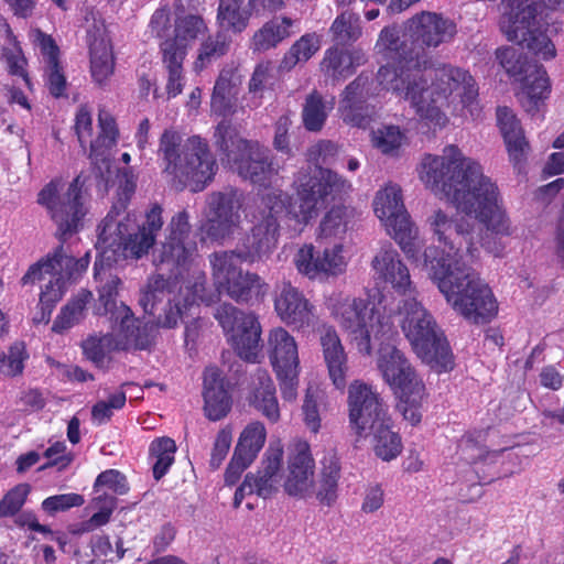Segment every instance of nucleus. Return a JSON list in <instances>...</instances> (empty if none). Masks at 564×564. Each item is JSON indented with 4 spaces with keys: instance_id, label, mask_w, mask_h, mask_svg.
<instances>
[{
    "instance_id": "0e129e2a",
    "label": "nucleus",
    "mask_w": 564,
    "mask_h": 564,
    "mask_svg": "<svg viewBox=\"0 0 564 564\" xmlns=\"http://www.w3.org/2000/svg\"><path fill=\"white\" fill-rule=\"evenodd\" d=\"M46 362L53 370V373L64 382H86L94 379L91 373L78 366L64 365L53 358H47Z\"/></svg>"
},
{
    "instance_id": "a19ab883",
    "label": "nucleus",
    "mask_w": 564,
    "mask_h": 564,
    "mask_svg": "<svg viewBox=\"0 0 564 564\" xmlns=\"http://www.w3.org/2000/svg\"><path fill=\"white\" fill-rule=\"evenodd\" d=\"M352 210L345 206H335L321 220L316 239L317 241L340 240L345 237Z\"/></svg>"
},
{
    "instance_id": "bf43d9fd",
    "label": "nucleus",
    "mask_w": 564,
    "mask_h": 564,
    "mask_svg": "<svg viewBox=\"0 0 564 564\" xmlns=\"http://www.w3.org/2000/svg\"><path fill=\"white\" fill-rule=\"evenodd\" d=\"M29 492L30 487L26 484H20L9 490L0 500V518L15 516L25 503Z\"/></svg>"
},
{
    "instance_id": "423d86ee",
    "label": "nucleus",
    "mask_w": 564,
    "mask_h": 564,
    "mask_svg": "<svg viewBox=\"0 0 564 564\" xmlns=\"http://www.w3.org/2000/svg\"><path fill=\"white\" fill-rule=\"evenodd\" d=\"M191 216L180 210L170 219L164 240L154 249L153 263L164 267L181 278L178 293L169 299V310L160 324L172 328L178 321L194 318L199 303L209 304L212 295L206 291V274L198 268V248L192 234Z\"/></svg>"
},
{
    "instance_id": "2eb2a0df",
    "label": "nucleus",
    "mask_w": 564,
    "mask_h": 564,
    "mask_svg": "<svg viewBox=\"0 0 564 564\" xmlns=\"http://www.w3.org/2000/svg\"><path fill=\"white\" fill-rule=\"evenodd\" d=\"M497 58L510 76L520 80L519 99L522 107L532 116L538 113L550 93L545 69L535 63H528L514 47L499 48Z\"/></svg>"
},
{
    "instance_id": "0eeeda50",
    "label": "nucleus",
    "mask_w": 564,
    "mask_h": 564,
    "mask_svg": "<svg viewBox=\"0 0 564 564\" xmlns=\"http://www.w3.org/2000/svg\"><path fill=\"white\" fill-rule=\"evenodd\" d=\"M456 33L455 24L434 12L423 11L404 24V30L397 26L384 28L376 44L379 53L395 61L397 65L387 64L379 68L377 80L380 84V73L384 69L398 76L413 73L414 69L431 68L429 48H435L448 42Z\"/></svg>"
},
{
    "instance_id": "b1692460",
    "label": "nucleus",
    "mask_w": 564,
    "mask_h": 564,
    "mask_svg": "<svg viewBox=\"0 0 564 564\" xmlns=\"http://www.w3.org/2000/svg\"><path fill=\"white\" fill-rule=\"evenodd\" d=\"M315 462L307 442L294 444L288 458L284 491L292 497L305 498L313 492Z\"/></svg>"
},
{
    "instance_id": "37998d69",
    "label": "nucleus",
    "mask_w": 564,
    "mask_h": 564,
    "mask_svg": "<svg viewBox=\"0 0 564 564\" xmlns=\"http://www.w3.org/2000/svg\"><path fill=\"white\" fill-rule=\"evenodd\" d=\"M321 45L322 39L317 33L313 32L302 35L284 54L280 63V68L282 70L289 72L293 69L297 64L306 63L318 52Z\"/></svg>"
},
{
    "instance_id": "ddd939ff",
    "label": "nucleus",
    "mask_w": 564,
    "mask_h": 564,
    "mask_svg": "<svg viewBox=\"0 0 564 564\" xmlns=\"http://www.w3.org/2000/svg\"><path fill=\"white\" fill-rule=\"evenodd\" d=\"M155 241L152 235L140 229L132 215H120L115 207L99 226L96 248L102 253L107 265H111L121 258H143L154 247Z\"/></svg>"
},
{
    "instance_id": "864d4df0",
    "label": "nucleus",
    "mask_w": 564,
    "mask_h": 564,
    "mask_svg": "<svg viewBox=\"0 0 564 564\" xmlns=\"http://www.w3.org/2000/svg\"><path fill=\"white\" fill-rule=\"evenodd\" d=\"M94 503L96 508H98V511L82 524L84 532H90L107 524L116 509L117 499L112 495L102 492L94 499Z\"/></svg>"
},
{
    "instance_id": "f3484780",
    "label": "nucleus",
    "mask_w": 564,
    "mask_h": 564,
    "mask_svg": "<svg viewBox=\"0 0 564 564\" xmlns=\"http://www.w3.org/2000/svg\"><path fill=\"white\" fill-rule=\"evenodd\" d=\"M228 340L237 354L247 361H257L261 350V325L257 316L231 304H221L215 313Z\"/></svg>"
},
{
    "instance_id": "a878e982",
    "label": "nucleus",
    "mask_w": 564,
    "mask_h": 564,
    "mask_svg": "<svg viewBox=\"0 0 564 564\" xmlns=\"http://www.w3.org/2000/svg\"><path fill=\"white\" fill-rule=\"evenodd\" d=\"M497 126L503 138L509 162L517 173H522L527 165L530 143L524 135L520 120L508 107H498L496 111Z\"/></svg>"
},
{
    "instance_id": "473e14b6",
    "label": "nucleus",
    "mask_w": 564,
    "mask_h": 564,
    "mask_svg": "<svg viewBox=\"0 0 564 564\" xmlns=\"http://www.w3.org/2000/svg\"><path fill=\"white\" fill-rule=\"evenodd\" d=\"M365 63L366 54L360 48L344 51L330 47L325 51L321 69L333 79H344L352 75L356 68Z\"/></svg>"
},
{
    "instance_id": "6e6552de",
    "label": "nucleus",
    "mask_w": 564,
    "mask_h": 564,
    "mask_svg": "<svg viewBox=\"0 0 564 564\" xmlns=\"http://www.w3.org/2000/svg\"><path fill=\"white\" fill-rule=\"evenodd\" d=\"M336 153V144L325 140L313 144L307 150V161L315 164L302 167L295 174L293 186L296 193V202L294 204L290 203L289 195L281 189L275 188L265 194L281 192L285 196L286 210L283 216H288L297 224L305 226L317 216L319 209L326 204L351 189V184L347 180L317 164L319 161L326 163L328 158Z\"/></svg>"
},
{
    "instance_id": "72a5a7b5",
    "label": "nucleus",
    "mask_w": 564,
    "mask_h": 564,
    "mask_svg": "<svg viewBox=\"0 0 564 564\" xmlns=\"http://www.w3.org/2000/svg\"><path fill=\"white\" fill-rule=\"evenodd\" d=\"M296 20L288 17H274L257 30L251 39V48L254 52H265L276 47L293 34Z\"/></svg>"
},
{
    "instance_id": "8fccbe9b",
    "label": "nucleus",
    "mask_w": 564,
    "mask_h": 564,
    "mask_svg": "<svg viewBox=\"0 0 564 564\" xmlns=\"http://www.w3.org/2000/svg\"><path fill=\"white\" fill-rule=\"evenodd\" d=\"M176 452L175 442L170 437L154 440L150 445V458L152 460L153 476L161 479L174 463Z\"/></svg>"
},
{
    "instance_id": "dca6fc26",
    "label": "nucleus",
    "mask_w": 564,
    "mask_h": 564,
    "mask_svg": "<svg viewBox=\"0 0 564 564\" xmlns=\"http://www.w3.org/2000/svg\"><path fill=\"white\" fill-rule=\"evenodd\" d=\"M112 324V333L91 335L82 345L86 358L99 368L109 364L113 351L147 349L152 343V324H133L130 330L124 329L121 322Z\"/></svg>"
},
{
    "instance_id": "9d476101",
    "label": "nucleus",
    "mask_w": 564,
    "mask_h": 564,
    "mask_svg": "<svg viewBox=\"0 0 564 564\" xmlns=\"http://www.w3.org/2000/svg\"><path fill=\"white\" fill-rule=\"evenodd\" d=\"M400 327L417 357L438 372L453 368V355L433 314L415 294L398 305Z\"/></svg>"
},
{
    "instance_id": "a18cd8bd",
    "label": "nucleus",
    "mask_w": 564,
    "mask_h": 564,
    "mask_svg": "<svg viewBox=\"0 0 564 564\" xmlns=\"http://www.w3.org/2000/svg\"><path fill=\"white\" fill-rule=\"evenodd\" d=\"M267 440V431L261 422L249 423L241 432L234 453L250 463L257 458Z\"/></svg>"
},
{
    "instance_id": "412c9836",
    "label": "nucleus",
    "mask_w": 564,
    "mask_h": 564,
    "mask_svg": "<svg viewBox=\"0 0 564 564\" xmlns=\"http://www.w3.org/2000/svg\"><path fill=\"white\" fill-rule=\"evenodd\" d=\"M283 459V445L280 441L270 443L267 448L261 467L257 474L246 475L243 482L237 488L234 497V506L238 508L243 498L256 494L262 498H269L281 486V465Z\"/></svg>"
},
{
    "instance_id": "774afa93",
    "label": "nucleus",
    "mask_w": 564,
    "mask_h": 564,
    "mask_svg": "<svg viewBox=\"0 0 564 564\" xmlns=\"http://www.w3.org/2000/svg\"><path fill=\"white\" fill-rule=\"evenodd\" d=\"M232 441V432L231 429L225 427L221 429L214 442V446L212 449L209 466L212 469H218L223 462L225 460L229 448L231 446Z\"/></svg>"
},
{
    "instance_id": "c9c22d12",
    "label": "nucleus",
    "mask_w": 564,
    "mask_h": 564,
    "mask_svg": "<svg viewBox=\"0 0 564 564\" xmlns=\"http://www.w3.org/2000/svg\"><path fill=\"white\" fill-rule=\"evenodd\" d=\"M251 6L246 0H219L216 21L223 32L239 34L249 25Z\"/></svg>"
},
{
    "instance_id": "6e6d98bb",
    "label": "nucleus",
    "mask_w": 564,
    "mask_h": 564,
    "mask_svg": "<svg viewBox=\"0 0 564 564\" xmlns=\"http://www.w3.org/2000/svg\"><path fill=\"white\" fill-rule=\"evenodd\" d=\"M227 32H219L215 36H209L204 41L199 48L196 67H204L206 63H209L213 58H218L225 55L230 46V40L226 35Z\"/></svg>"
},
{
    "instance_id": "f03ea898",
    "label": "nucleus",
    "mask_w": 564,
    "mask_h": 564,
    "mask_svg": "<svg viewBox=\"0 0 564 564\" xmlns=\"http://www.w3.org/2000/svg\"><path fill=\"white\" fill-rule=\"evenodd\" d=\"M383 299L379 291L369 292L366 297L334 292L326 306L359 354L370 356L379 347L377 368L398 400L397 410L416 425L422 420L425 384L404 354L390 344L395 330L391 313L387 314L382 305Z\"/></svg>"
},
{
    "instance_id": "9b49d317",
    "label": "nucleus",
    "mask_w": 564,
    "mask_h": 564,
    "mask_svg": "<svg viewBox=\"0 0 564 564\" xmlns=\"http://www.w3.org/2000/svg\"><path fill=\"white\" fill-rule=\"evenodd\" d=\"M214 138L221 161L245 180L259 186H267L278 175L279 166L269 156V150L259 142L241 138L229 122H219Z\"/></svg>"
},
{
    "instance_id": "7ed1b4c3",
    "label": "nucleus",
    "mask_w": 564,
    "mask_h": 564,
    "mask_svg": "<svg viewBox=\"0 0 564 564\" xmlns=\"http://www.w3.org/2000/svg\"><path fill=\"white\" fill-rule=\"evenodd\" d=\"M84 184L80 175L70 182L55 178L37 194L36 202L55 225V236L62 245L32 264L21 280L23 284H29L43 279L45 274L51 276L40 295L41 316L34 317L36 323L50 321L54 305L67 290V282L79 278L88 268L89 252L75 259L63 246L84 228L90 212V196Z\"/></svg>"
},
{
    "instance_id": "de8ad7c7",
    "label": "nucleus",
    "mask_w": 564,
    "mask_h": 564,
    "mask_svg": "<svg viewBox=\"0 0 564 564\" xmlns=\"http://www.w3.org/2000/svg\"><path fill=\"white\" fill-rule=\"evenodd\" d=\"M334 108V99L324 100L321 94L313 91L306 97L302 117L304 127L308 131L317 132L322 130L328 117V112Z\"/></svg>"
},
{
    "instance_id": "49530a36",
    "label": "nucleus",
    "mask_w": 564,
    "mask_h": 564,
    "mask_svg": "<svg viewBox=\"0 0 564 564\" xmlns=\"http://www.w3.org/2000/svg\"><path fill=\"white\" fill-rule=\"evenodd\" d=\"M370 141L381 154L397 156L406 143V135L398 126L382 124L371 131Z\"/></svg>"
},
{
    "instance_id": "c03bdc74",
    "label": "nucleus",
    "mask_w": 564,
    "mask_h": 564,
    "mask_svg": "<svg viewBox=\"0 0 564 564\" xmlns=\"http://www.w3.org/2000/svg\"><path fill=\"white\" fill-rule=\"evenodd\" d=\"M173 45L171 43L161 44L163 63L167 72L166 93L169 98L180 95L184 86L183 61L185 56L182 52L173 48Z\"/></svg>"
},
{
    "instance_id": "338daca9",
    "label": "nucleus",
    "mask_w": 564,
    "mask_h": 564,
    "mask_svg": "<svg viewBox=\"0 0 564 564\" xmlns=\"http://www.w3.org/2000/svg\"><path fill=\"white\" fill-rule=\"evenodd\" d=\"M116 544V549H113L108 535H95L91 539V551L95 556L104 557L107 561L121 560L124 555L122 541L119 539Z\"/></svg>"
},
{
    "instance_id": "a211bd4d",
    "label": "nucleus",
    "mask_w": 564,
    "mask_h": 564,
    "mask_svg": "<svg viewBox=\"0 0 564 564\" xmlns=\"http://www.w3.org/2000/svg\"><path fill=\"white\" fill-rule=\"evenodd\" d=\"M348 417L354 433L358 437H368L371 427L387 422L389 406L375 387L360 380H355L348 387Z\"/></svg>"
},
{
    "instance_id": "ea45409f",
    "label": "nucleus",
    "mask_w": 564,
    "mask_h": 564,
    "mask_svg": "<svg viewBox=\"0 0 564 564\" xmlns=\"http://www.w3.org/2000/svg\"><path fill=\"white\" fill-rule=\"evenodd\" d=\"M372 448L377 457L384 462L395 459L402 452V442L398 433L392 431L391 416L382 424L371 427Z\"/></svg>"
},
{
    "instance_id": "09e8293b",
    "label": "nucleus",
    "mask_w": 564,
    "mask_h": 564,
    "mask_svg": "<svg viewBox=\"0 0 564 564\" xmlns=\"http://www.w3.org/2000/svg\"><path fill=\"white\" fill-rule=\"evenodd\" d=\"M91 296V292L86 290L80 291L75 299L69 301L61 310L54 321L52 330L55 333H63L76 325L84 317L85 307Z\"/></svg>"
},
{
    "instance_id": "20e7f679",
    "label": "nucleus",
    "mask_w": 564,
    "mask_h": 564,
    "mask_svg": "<svg viewBox=\"0 0 564 564\" xmlns=\"http://www.w3.org/2000/svg\"><path fill=\"white\" fill-rule=\"evenodd\" d=\"M380 86L409 101L420 119L435 127L447 124V111L453 115L467 111L471 117L480 112L475 78L468 70L453 65L414 69L399 76L384 69L380 73Z\"/></svg>"
},
{
    "instance_id": "f704fd0d",
    "label": "nucleus",
    "mask_w": 564,
    "mask_h": 564,
    "mask_svg": "<svg viewBox=\"0 0 564 564\" xmlns=\"http://www.w3.org/2000/svg\"><path fill=\"white\" fill-rule=\"evenodd\" d=\"M90 74L93 80L104 86L108 83L115 70V59L109 40L102 34H89Z\"/></svg>"
},
{
    "instance_id": "052dcab7",
    "label": "nucleus",
    "mask_w": 564,
    "mask_h": 564,
    "mask_svg": "<svg viewBox=\"0 0 564 564\" xmlns=\"http://www.w3.org/2000/svg\"><path fill=\"white\" fill-rule=\"evenodd\" d=\"M126 394L122 391L111 394L108 401H99L91 409V420L96 425L108 422L113 410H119L126 404Z\"/></svg>"
},
{
    "instance_id": "bb28decb",
    "label": "nucleus",
    "mask_w": 564,
    "mask_h": 564,
    "mask_svg": "<svg viewBox=\"0 0 564 564\" xmlns=\"http://www.w3.org/2000/svg\"><path fill=\"white\" fill-rule=\"evenodd\" d=\"M368 77L359 76L344 90L338 111L343 121L352 127L365 128L371 121L372 110L367 105Z\"/></svg>"
},
{
    "instance_id": "c756f323",
    "label": "nucleus",
    "mask_w": 564,
    "mask_h": 564,
    "mask_svg": "<svg viewBox=\"0 0 564 564\" xmlns=\"http://www.w3.org/2000/svg\"><path fill=\"white\" fill-rule=\"evenodd\" d=\"M270 360L275 372L300 369L297 343L283 327L270 330L268 336Z\"/></svg>"
},
{
    "instance_id": "e433bc0d",
    "label": "nucleus",
    "mask_w": 564,
    "mask_h": 564,
    "mask_svg": "<svg viewBox=\"0 0 564 564\" xmlns=\"http://www.w3.org/2000/svg\"><path fill=\"white\" fill-rule=\"evenodd\" d=\"M340 479V463L337 453L333 449L325 453L321 460V471L316 497L321 503L330 506L337 498L338 481Z\"/></svg>"
},
{
    "instance_id": "4d7b16f0",
    "label": "nucleus",
    "mask_w": 564,
    "mask_h": 564,
    "mask_svg": "<svg viewBox=\"0 0 564 564\" xmlns=\"http://www.w3.org/2000/svg\"><path fill=\"white\" fill-rule=\"evenodd\" d=\"M29 355L22 343L13 344L9 352L0 354V372L4 376L14 377L21 375L24 369V361Z\"/></svg>"
},
{
    "instance_id": "79ce46f5",
    "label": "nucleus",
    "mask_w": 564,
    "mask_h": 564,
    "mask_svg": "<svg viewBox=\"0 0 564 564\" xmlns=\"http://www.w3.org/2000/svg\"><path fill=\"white\" fill-rule=\"evenodd\" d=\"M237 79L232 68L223 69L215 83L212 96V110L219 116L234 112L235 87Z\"/></svg>"
},
{
    "instance_id": "5701e85b",
    "label": "nucleus",
    "mask_w": 564,
    "mask_h": 564,
    "mask_svg": "<svg viewBox=\"0 0 564 564\" xmlns=\"http://www.w3.org/2000/svg\"><path fill=\"white\" fill-rule=\"evenodd\" d=\"M373 279L402 296L416 294L408 265L391 243L380 247L371 261Z\"/></svg>"
},
{
    "instance_id": "f257e3e1",
    "label": "nucleus",
    "mask_w": 564,
    "mask_h": 564,
    "mask_svg": "<svg viewBox=\"0 0 564 564\" xmlns=\"http://www.w3.org/2000/svg\"><path fill=\"white\" fill-rule=\"evenodd\" d=\"M419 180L435 194H443L459 218L434 209L426 219L438 247H427L420 264L429 268L452 310L467 322L482 325L498 314V302L490 286L463 260V245L470 258L481 246L488 253L502 257V238L513 227L498 184L484 174L481 165L466 158L456 145H446L441 154H425L417 167Z\"/></svg>"
},
{
    "instance_id": "603ef678",
    "label": "nucleus",
    "mask_w": 564,
    "mask_h": 564,
    "mask_svg": "<svg viewBox=\"0 0 564 564\" xmlns=\"http://www.w3.org/2000/svg\"><path fill=\"white\" fill-rule=\"evenodd\" d=\"M330 32L338 43L355 42L361 35L359 15L351 11H344L330 26Z\"/></svg>"
},
{
    "instance_id": "4be33fe9",
    "label": "nucleus",
    "mask_w": 564,
    "mask_h": 564,
    "mask_svg": "<svg viewBox=\"0 0 564 564\" xmlns=\"http://www.w3.org/2000/svg\"><path fill=\"white\" fill-rule=\"evenodd\" d=\"M94 265L95 280L97 282L98 304L95 307L97 315H110L111 322H121L124 329L130 330L133 324H150L149 322H141L133 317L129 306L122 302H117L118 289L121 284L120 279L109 272L106 259L102 253Z\"/></svg>"
},
{
    "instance_id": "69168bd1",
    "label": "nucleus",
    "mask_w": 564,
    "mask_h": 564,
    "mask_svg": "<svg viewBox=\"0 0 564 564\" xmlns=\"http://www.w3.org/2000/svg\"><path fill=\"white\" fill-rule=\"evenodd\" d=\"M85 502L84 497L78 494H62L47 497L42 502V509L50 513L64 512L73 507H80Z\"/></svg>"
},
{
    "instance_id": "13d9d810",
    "label": "nucleus",
    "mask_w": 564,
    "mask_h": 564,
    "mask_svg": "<svg viewBox=\"0 0 564 564\" xmlns=\"http://www.w3.org/2000/svg\"><path fill=\"white\" fill-rule=\"evenodd\" d=\"M321 391L317 387L310 386L306 389L304 403L302 406L304 422L313 433H317L321 429V416L318 402L321 400Z\"/></svg>"
},
{
    "instance_id": "4c0bfd02",
    "label": "nucleus",
    "mask_w": 564,
    "mask_h": 564,
    "mask_svg": "<svg viewBox=\"0 0 564 564\" xmlns=\"http://www.w3.org/2000/svg\"><path fill=\"white\" fill-rule=\"evenodd\" d=\"M250 402L271 422L280 419L274 383L267 371H258L253 381Z\"/></svg>"
},
{
    "instance_id": "2f4dec72",
    "label": "nucleus",
    "mask_w": 564,
    "mask_h": 564,
    "mask_svg": "<svg viewBox=\"0 0 564 564\" xmlns=\"http://www.w3.org/2000/svg\"><path fill=\"white\" fill-rule=\"evenodd\" d=\"M34 43L40 48L45 63L46 85L54 97H61L66 90V78L58 63V47L54 40L37 31Z\"/></svg>"
},
{
    "instance_id": "4468645a",
    "label": "nucleus",
    "mask_w": 564,
    "mask_h": 564,
    "mask_svg": "<svg viewBox=\"0 0 564 564\" xmlns=\"http://www.w3.org/2000/svg\"><path fill=\"white\" fill-rule=\"evenodd\" d=\"M500 29L511 42L528 48L540 59L556 55L553 42L538 19L539 6L532 0H502Z\"/></svg>"
},
{
    "instance_id": "680f3d73",
    "label": "nucleus",
    "mask_w": 564,
    "mask_h": 564,
    "mask_svg": "<svg viewBox=\"0 0 564 564\" xmlns=\"http://www.w3.org/2000/svg\"><path fill=\"white\" fill-rule=\"evenodd\" d=\"M101 488H106L115 495H126L129 490L124 475L116 469H108L98 475L94 490L99 492Z\"/></svg>"
},
{
    "instance_id": "f8f14e48",
    "label": "nucleus",
    "mask_w": 564,
    "mask_h": 564,
    "mask_svg": "<svg viewBox=\"0 0 564 564\" xmlns=\"http://www.w3.org/2000/svg\"><path fill=\"white\" fill-rule=\"evenodd\" d=\"M372 207L375 215L406 258L420 264L423 260L424 241L405 208L401 186L393 182L386 183L377 191Z\"/></svg>"
},
{
    "instance_id": "c85d7f7f",
    "label": "nucleus",
    "mask_w": 564,
    "mask_h": 564,
    "mask_svg": "<svg viewBox=\"0 0 564 564\" xmlns=\"http://www.w3.org/2000/svg\"><path fill=\"white\" fill-rule=\"evenodd\" d=\"M99 134L90 144V158L99 176L108 183L112 174L111 150L117 143L118 129L107 112L99 113Z\"/></svg>"
},
{
    "instance_id": "58836bf2",
    "label": "nucleus",
    "mask_w": 564,
    "mask_h": 564,
    "mask_svg": "<svg viewBox=\"0 0 564 564\" xmlns=\"http://www.w3.org/2000/svg\"><path fill=\"white\" fill-rule=\"evenodd\" d=\"M208 32L205 20L198 14H185L175 20L174 39H166L163 43L174 44L173 48L186 56V50Z\"/></svg>"
},
{
    "instance_id": "6ab92c4d",
    "label": "nucleus",
    "mask_w": 564,
    "mask_h": 564,
    "mask_svg": "<svg viewBox=\"0 0 564 564\" xmlns=\"http://www.w3.org/2000/svg\"><path fill=\"white\" fill-rule=\"evenodd\" d=\"M243 195L237 189L213 193L207 198L206 220L202 227L212 240H223L241 228Z\"/></svg>"
},
{
    "instance_id": "393cba45",
    "label": "nucleus",
    "mask_w": 564,
    "mask_h": 564,
    "mask_svg": "<svg viewBox=\"0 0 564 564\" xmlns=\"http://www.w3.org/2000/svg\"><path fill=\"white\" fill-rule=\"evenodd\" d=\"M280 319L297 330L316 324L315 306L293 285L284 283L274 299Z\"/></svg>"
},
{
    "instance_id": "1a4fd4ad",
    "label": "nucleus",
    "mask_w": 564,
    "mask_h": 564,
    "mask_svg": "<svg viewBox=\"0 0 564 564\" xmlns=\"http://www.w3.org/2000/svg\"><path fill=\"white\" fill-rule=\"evenodd\" d=\"M162 173L174 185L202 191L216 173L217 164L208 142L199 135L184 139L174 128L165 129L158 144Z\"/></svg>"
},
{
    "instance_id": "3c124183",
    "label": "nucleus",
    "mask_w": 564,
    "mask_h": 564,
    "mask_svg": "<svg viewBox=\"0 0 564 564\" xmlns=\"http://www.w3.org/2000/svg\"><path fill=\"white\" fill-rule=\"evenodd\" d=\"M171 292V283L161 274L149 278L141 292L140 305L148 314H153L156 303L161 302Z\"/></svg>"
},
{
    "instance_id": "e2e57ef3",
    "label": "nucleus",
    "mask_w": 564,
    "mask_h": 564,
    "mask_svg": "<svg viewBox=\"0 0 564 564\" xmlns=\"http://www.w3.org/2000/svg\"><path fill=\"white\" fill-rule=\"evenodd\" d=\"M173 22L175 20L171 7L167 3L161 4L150 19L149 30L156 37L163 39L171 34Z\"/></svg>"
},
{
    "instance_id": "7c9ffc66",
    "label": "nucleus",
    "mask_w": 564,
    "mask_h": 564,
    "mask_svg": "<svg viewBox=\"0 0 564 564\" xmlns=\"http://www.w3.org/2000/svg\"><path fill=\"white\" fill-rule=\"evenodd\" d=\"M205 413L217 421L224 417L230 409V398L221 372L216 367H207L204 372Z\"/></svg>"
},
{
    "instance_id": "39448f33",
    "label": "nucleus",
    "mask_w": 564,
    "mask_h": 564,
    "mask_svg": "<svg viewBox=\"0 0 564 564\" xmlns=\"http://www.w3.org/2000/svg\"><path fill=\"white\" fill-rule=\"evenodd\" d=\"M285 196L281 192L264 195L261 199L260 219L234 251L215 252L209 257L213 278L220 292L236 302L248 303L262 299L268 285L256 273L243 272L242 262L253 263L268 258L274 250L280 219L285 212Z\"/></svg>"
},
{
    "instance_id": "cd10ccee",
    "label": "nucleus",
    "mask_w": 564,
    "mask_h": 564,
    "mask_svg": "<svg viewBox=\"0 0 564 564\" xmlns=\"http://www.w3.org/2000/svg\"><path fill=\"white\" fill-rule=\"evenodd\" d=\"M319 344L332 382L337 389H344L348 372V357L337 330L333 326H323Z\"/></svg>"
},
{
    "instance_id": "aec40b11",
    "label": "nucleus",
    "mask_w": 564,
    "mask_h": 564,
    "mask_svg": "<svg viewBox=\"0 0 564 564\" xmlns=\"http://www.w3.org/2000/svg\"><path fill=\"white\" fill-rule=\"evenodd\" d=\"M348 260L341 242L327 246L317 254L314 246L306 243L294 254L293 264L300 274L310 280H317L343 274L347 269Z\"/></svg>"
},
{
    "instance_id": "5fc2aeb1",
    "label": "nucleus",
    "mask_w": 564,
    "mask_h": 564,
    "mask_svg": "<svg viewBox=\"0 0 564 564\" xmlns=\"http://www.w3.org/2000/svg\"><path fill=\"white\" fill-rule=\"evenodd\" d=\"M273 65L271 62H263L256 66L252 76L249 80V95L250 100L247 102V107L253 109L261 105L263 90L267 83L272 77Z\"/></svg>"
}]
</instances>
